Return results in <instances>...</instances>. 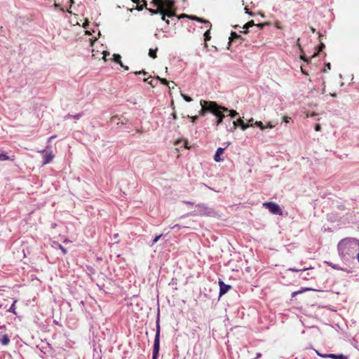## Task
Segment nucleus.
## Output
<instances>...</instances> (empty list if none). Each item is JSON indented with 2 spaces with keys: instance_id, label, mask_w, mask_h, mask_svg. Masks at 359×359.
<instances>
[{
  "instance_id": "obj_1",
  "label": "nucleus",
  "mask_w": 359,
  "mask_h": 359,
  "mask_svg": "<svg viewBox=\"0 0 359 359\" xmlns=\"http://www.w3.org/2000/svg\"><path fill=\"white\" fill-rule=\"evenodd\" d=\"M339 255L344 259H349L359 252V240L354 238H346L341 240L338 244Z\"/></svg>"
},
{
  "instance_id": "obj_2",
  "label": "nucleus",
  "mask_w": 359,
  "mask_h": 359,
  "mask_svg": "<svg viewBox=\"0 0 359 359\" xmlns=\"http://www.w3.org/2000/svg\"><path fill=\"white\" fill-rule=\"evenodd\" d=\"M201 109L199 111V115L204 116L207 113H210L215 116H217L221 112H227L229 109L219 105L214 101H206L201 100L200 101Z\"/></svg>"
},
{
  "instance_id": "obj_3",
  "label": "nucleus",
  "mask_w": 359,
  "mask_h": 359,
  "mask_svg": "<svg viewBox=\"0 0 359 359\" xmlns=\"http://www.w3.org/2000/svg\"><path fill=\"white\" fill-rule=\"evenodd\" d=\"M152 4L156 7H159L163 11H175V1L174 0H161V2H157L156 0H152Z\"/></svg>"
},
{
  "instance_id": "obj_4",
  "label": "nucleus",
  "mask_w": 359,
  "mask_h": 359,
  "mask_svg": "<svg viewBox=\"0 0 359 359\" xmlns=\"http://www.w3.org/2000/svg\"><path fill=\"white\" fill-rule=\"evenodd\" d=\"M160 323L159 320L156 321V332L154 339L152 359H157L160 349Z\"/></svg>"
},
{
  "instance_id": "obj_5",
  "label": "nucleus",
  "mask_w": 359,
  "mask_h": 359,
  "mask_svg": "<svg viewBox=\"0 0 359 359\" xmlns=\"http://www.w3.org/2000/svg\"><path fill=\"white\" fill-rule=\"evenodd\" d=\"M263 206L267 208L272 214L282 215L283 212L280 206L273 202H265Z\"/></svg>"
},
{
  "instance_id": "obj_6",
  "label": "nucleus",
  "mask_w": 359,
  "mask_h": 359,
  "mask_svg": "<svg viewBox=\"0 0 359 359\" xmlns=\"http://www.w3.org/2000/svg\"><path fill=\"white\" fill-rule=\"evenodd\" d=\"M252 124H246L243 118H239L238 119H237L236 121H233V128L231 130V131H233L236 129L237 127H240L243 130H246L248 128H249L250 126H252Z\"/></svg>"
},
{
  "instance_id": "obj_7",
  "label": "nucleus",
  "mask_w": 359,
  "mask_h": 359,
  "mask_svg": "<svg viewBox=\"0 0 359 359\" xmlns=\"http://www.w3.org/2000/svg\"><path fill=\"white\" fill-rule=\"evenodd\" d=\"M219 296L224 295L231 288V285H226L221 280H219Z\"/></svg>"
},
{
  "instance_id": "obj_8",
  "label": "nucleus",
  "mask_w": 359,
  "mask_h": 359,
  "mask_svg": "<svg viewBox=\"0 0 359 359\" xmlns=\"http://www.w3.org/2000/svg\"><path fill=\"white\" fill-rule=\"evenodd\" d=\"M160 14L161 15L162 20L165 21L166 23L168 25L169 24V20H165V17L171 18L172 16H175V11H163V13H160Z\"/></svg>"
},
{
  "instance_id": "obj_9",
  "label": "nucleus",
  "mask_w": 359,
  "mask_h": 359,
  "mask_svg": "<svg viewBox=\"0 0 359 359\" xmlns=\"http://www.w3.org/2000/svg\"><path fill=\"white\" fill-rule=\"evenodd\" d=\"M189 19H191L192 20H195V21L199 22L204 23V24L207 25L206 27H210V28H211V27H212L211 23L208 20H205L203 18H201L193 15V16H190Z\"/></svg>"
},
{
  "instance_id": "obj_10",
  "label": "nucleus",
  "mask_w": 359,
  "mask_h": 359,
  "mask_svg": "<svg viewBox=\"0 0 359 359\" xmlns=\"http://www.w3.org/2000/svg\"><path fill=\"white\" fill-rule=\"evenodd\" d=\"M224 148L219 147L217 149L216 153L214 156V160L216 162H220L222 161V158L220 157V156L224 153Z\"/></svg>"
},
{
  "instance_id": "obj_11",
  "label": "nucleus",
  "mask_w": 359,
  "mask_h": 359,
  "mask_svg": "<svg viewBox=\"0 0 359 359\" xmlns=\"http://www.w3.org/2000/svg\"><path fill=\"white\" fill-rule=\"evenodd\" d=\"M54 157H55V155L53 154L52 151H50L49 153H46L43 156V164L45 165V164L50 163L54 158Z\"/></svg>"
},
{
  "instance_id": "obj_12",
  "label": "nucleus",
  "mask_w": 359,
  "mask_h": 359,
  "mask_svg": "<svg viewBox=\"0 0 359 359\" xmlns=\"http://www.w3.org/2000/svg\"><path fill=\"white\" fill-rule=\"evenodd\" d=\"M323 357L330 358L332 359H348L347 356H346L343 354L337 355V354H334V353H330V354L325 355Z\"/></svg>"
},
{
  "instance_id": "obj_13",
  "label": "nucleus",
  "mask_w": 359,
  "mask_h": 359,
  "mask_svg": "<svg viewBox=\"0 0 359 359\" xmlns=\"http://www.w3.org/2000/svg\"><path fill=\"white\" fill-rule=\"evenodd\" d=\"M15 159V155L9 156L6 154H0V161H13Z\"/></svg>"
},
{
  "instance_id": "obj_14",
  "label": "nucleus",
  "mask_w": 359,
  "mask_h": 359,
  "mask_svg": "<svg viewBox=\"0 0 359 359\" xmlns=\"http://www.w3.org/2000/svg\"><path fill=\"white\" fill-rule=\"evenodd\" d=\"M0 343L4 346H7L10 343V338L7 334L0 337Z\"/></svg>"
},
{
  "instance_id": "obj_15",
  "label": "nucleus",
  "mask_w": 359,
  "mask_h": 359,
  "mask_svg": "<svg viewBox=\"0 0 359 359\" xmlns=\"http://www.w3.org/2000/svg\"><path fill=\"white\" fill-rule=\"evenodd\" d=\"M225 113L226 112H221L217 116H215L217 118V120L215 121V125L217 126L222 123L223 119L225 118Z\"/></svg>"
},
{
  "instance_id": "obj_16",
  "label": "nucleus",
  "mask_w": 359,
  "mask_h": 359,
  "mask_svg": "<svg viewBox=\"0 0 359 359\" xmlns=\"http://www.w3.org/2000/svg\"><path fill=\"white\" fill-rule=\"evenodd\" d=\"M208 29L204 33V40H205V46L208 47L207 41H210L211 39L210 36V28L208 27Z\"/></svg>"
},
{
  "instance_id": "obj_17",
  "label": "nucleus",
  "mask_w": 359,
  "mask_h": 359,
  "mask_svg": "<svg viewBox=\"0 0 359 359\" xmlns=\"http://www.w3.org/2000/svg\"><path fill=\"white\" fill-rule=\"evenodd\" d=\"M255 25V22L253 20H250L249 22H248L244 26H243V28L245 29V31H243V32L244 34H247L248 33V29L251 27H253Z\"/></svg>"
},
{
  "instance_id": "obj_18",
  "label": "nucleus",
  "mask_w": 359,
  "mask_h": 359,
  "mask_svg": "<svg viewBox=\"0 0 359 359\" xmlns=\"http://www.w3.org/2000/svg\"><path fill=\"white\" fill-rule=\"evenodd\" d=\"M157 50H158V48H156V49L150 48L149 50V57H151L153 59L156 58V57H157V55H156Z\"/></svg>"
},
{
  "instance_id": "obj_19",
  "label": "nucleus",
  "mask_w": 359,
  "mask_h": 359,
  "mask_svg": "<svg viewBox=\"0 0 359 359\" xmlns=\"http://www.w3.org/2000/svg\"><path fill=\"white\" fill-rule=\"evenodd\" d=\"M147 10L151 13V14H160L163 13V10L161 9L159 7H157L156 9H151V8H147Z\"/></svg>"
},
{
  "instance_id": "obj_20",
  "label": "nucleus",
  "mask_w": 359,
  "mask_h": 359,
  "mask_svg": "<svg viewBox=\"0 0 359 359\" xmlns=\"http://www.w3.org/2000/svg\"><path fill=\"white\" fill-rule=\"evenodd\" d=\"M17 302H18V300H16V299L13 301V304L11 305V306L8 310V312H11V313H13L14 314H16L15 304L17 303Z\"/></svg>"
},
{
  "instance_id": "obj_21",
  "label": "nucleus",
  "mask_w": 359,
  "mask_h": 359,
  "mask_svg": "<svg viewBox=\"0 0 359 359\" xmlns=\"http://www.w3.org/2000/svg\"><path fill=\"white\" fill-rule=\"evenodd\" d=\"M114 60L115 62L119 64V65H121L122 64V62H121V57L120 55L118 54H114Z\"/></svg>"
},
{
  "instance_id": "obj_22",
  "label": "nucleus",
  "mask_w": 359,
  "mask_h": 359,
  "mask_svg": "<svg viewBox=\"0 0 359 359\" xmlns=\"http://www.w3.org/2000/svg\"><path fill=\"white\" fill-rule=\"evenodd\" d=\"M82 116V114H77L76 115H70V114H67L65 118V119H67V118H74L75 119H79Z\"/></svg>"
},
{
  "instance_id": "obj_23",
  "label": "nucleus",
  "mask_w": 359,
  "mask_h": 359,
  "mask_svg": "<svg viewBox=\"0 0 359 359\" xmlns=\"http://www.w3.org/2000/svg\"><path fill=\"white\" fill-rule=\"evenodd\" d=\"M227 113H229L228 115L230 116L231 118H235L238 114V113L236 111L233 109H229Z\"/></svg>"
},
{
  "instance_id": "obj_24",
  "label": "nucleus",
  "mask_w": 359,
  "mask_h": 359,
  "mask_svg": "<svg viewBox=\"0 0 359 359\" xmlns=\"http://www.w3.org/2000/svg\"><path fill=\"white\" fill-rule=\"evenodd\" d=\"M240 37H241V36L238 35L237 33L232 32L229 39H230V41H232L233 40L238 39Z\"/></svg>"
},
{
  "instance_id": "obj_25",
  "label": "nucleus",
  "mask_w": 359,
  "mask_h": 359,
  "mask_svg": "<svg viewBox=\"0 0 359 359\" xmlns=\"http://www.w3.org/2000/svg\"><path fill=\"white\" fill-rule=\"evenodd\" d=\"M156 79L159 80L162 84L165 86H168L170 83V82L168 80H166L165 79L160 78L158 76H156Z\"/></svg>"
},
{
  "instance_id": "obj_26",
  "label": "nucleus",
  "mask_w": 359,
  "mask_h": 359,
  "mask_svg": "<svg viewBox=\"0 0 359 359\" xmlns=\"http://www.w3.org/2000/svg\"><path fill=\"white\" fill-rule=\"evenodd\" d=\"M150 79H151V77H149V78H144V79H143V81H144V82H147V83H149L151 87H153V88H154V87L156 86V84H154V81H153V79L149 80Z\"/></svg>"
},
{
  "instance_id": "obj_27",
  "label": "nucleus",
  "mask_w": 359,
  "mask_h": 359,
  "mask_svg": "<svg viewBox=\"0 0 359 359\" xmlns=\"http://www.w3.org/2000/svg\"><path fill=\"white\" fill-rule=\"evenodd\" d=\"M310 289L309 288H306L304 290H298V291H295V292H293L292 293V297H295L297 294H301L302 292L304 291H307V290H309Z\"/></svg>"
},
{
  "instance_id": "obj_28",
  "label": "nucleus",
  "mask_w": 359,
  "mask_h": 359,
  "mask_svg": "<svg viewBox=\"0 0 359 359\" xmlns=\"http://www.w3.org/2000/svg\"><path fill=\"white\" fill-rule=\"evenodd\" d=\"M255 124L261 130H264L266 128V127L264 126L262 121H256Z\"/></svg>"
},
{
  "instance_id": "obj_29",
  "label": "nucleus",
  "mask_w": 359,
  "mask_h": 359,
  "mask_svg": "<svg viewBox=\"0 0 359 359\" xmlns=\"http://www.w3.org/2000/svg\"><path fill=\"white\" fill-rule=\"evenodd\" d=\"M307 269H309V268H303V269L290 268L288 270L291 271L298 272V271H306Z\"/></svg>"
},
{
  "instance_id": "obj_30",
  "label": "nucleus",
  "mask_w": 359,
  "mask_h": 359,
  "mask_svg": "<svg viewBox=\"0 0 359 359\" xmlns=\"http://www.w3.org/2000/svg\"><path fill=\"white\" fill-rule=\"evenodd\" d=\"M182 97L184 98V100L186 102H191V101H192L191 97H189V96H188V95H183V94H182Z\"/></svg>"
},
{
  "instance_id": "obj_31",
  "label": "nucleus",
  "mask_w": 359,
  "mask_h": 359,
  "mask_svg": "<svg viewBox=\"0 0 359 359\" xmlns=\"http://www.w3.org/2000/svg\"><path fill=\"white\" fill-rule=\"evenodd\" d=\"M161 236H162V234L155 236V238L153 240L152 244L154 245V243H157L158 241L161 238Z\"/></svg>"
},
{
  "instance_id": "obj_32",
  "label": "nucleus",
  "mask_w": 359,
  "mask_h": 359,
  "mask_svg": "<svg viewBox=\"0 0 359 359\" xmlns=\"http://www.w3.org/2000/svg\"><path fill=\"white\" fill-rule=\"evenodd\" d=\"M135 74H136V75L143 74L144 76H145L147 74V72H145L144 70H142V71L135 72Z\"/></svg>"
},
{
  "instance_id": "obj_33",
  "label": "nucleus",
  "mask_w": 359,
  "mask_h": 359,
  "mask_svg": "<svg viewBox=\"0 0 359 359\" xmlns=\"http://www.w3.org/2000/svg\"><path fill=\"white\" fill-rule=\"evenodd\" d=\"M325 46L323 43H320L318 46V52L322 51L325 48Z\"/></svg>"
},
{
  "instance_id": "obj_34",
  "label": "nucleus",
  "mask_w": 359,
  "mask_h": 359,
  "mask_svg": "<svg viewBox=\"0 0 359 359\" xmlns=\"http://www.w3.org/2000/svg\"><path fill=\"white\" fill-rule=\"evenodd\" d=\"M170 84H171V85H170V84H169V85L168 86V88H169L170 89H173V88H175V86H176L175 83L174 81H171Z\"/></svg>"
},
{
  "instance_id": "obj_35",
  "label": "nucleus",
  "mask_w": 359,
  "mask_h": 359,
  "mask_svg": "<svg viewBox=\"0 0 359 359\" xmlns=\"http://www.w3.org/2000/svg\"><path fill=\"white\" fill-rule=\"evenodd\" d=\"M330 67H331L330 63H329V62L327 63L325 65V69H323V72H325L327 69H330Z\"/></svg>"
},
{
  "instance_id": "obj_36",
  "label": "nucleus",
  "mask_w": 359,
  "mask_h": 359,
  "mask_svg": "<svg viewBox=\"0 0 359 359\" xmlns=\"http://www.w3.org/2000/svg\"><path fill=\"white\" fill-rule=\"evenodd\" d=\"M59 248L62 250L63 254H67V250L62 245H60Z\"/></svg>"
},
{
  "instance_id": "obj_37",
  "label": "nucleus",
  "mask_w": 359,
  "mask_h": 359,
  "mask_svg": "<svg viewBox=\"0 0 359 359\" xmlns=\"http://www.w3.org/2000/svg\"><path fill=\"white\" fill-rule=\"evenodd\" d=\"M314 128L316 131H320L321 130V126L320 124H316Z\"/></svg>"
},
{
  "instance_id": "obj_38",
  "label": "nucleus",
  "mask_w": 359,
  "mask_h": 359,
  "mask_svg": "<svg viewBox=\"0 0 359 359\" xmlns=\"http://www.w3.org/2000/svg\"><path fill=\"white\" fill-rule=\"evenodd\" d=\"M190 118L191 119V122L192 123H195V121L198 119V116H191Z\"/></svg>"
},
{
  "instance_id": "obj_39",
  "label": "nucleus",
  "mask_w": 359,
  "mask_h": 359,
  "mask_svg": "<svg viewBox=\"0 0 359 359\" xmlns=\"http://www.w3.org/2000/svg\"><path fill=\"white\" fill-rule=\"evenodd\" d=\"M300 57H301V59H302V60H303L304 61L307 62H309V59H308V58H306L305 55H302L300 56Z\"/></svg>"
},
{
  "instance_id": "obj_40",
  "label": "nucleus",
  "mask_w": 359,
  "mask_h": 359,
  "mask_svg": "<svg viewBox=\"0 0 359 359\" xmlns=\"http://www.w3.org/2000/svg\"><path fill=\"white\" fill-rule=\"evenodd\" d=\"M297 46L299 47L300 50L302 51V48L301 45L299 43V39H298L297 41Z\"/></svg>"
},
{
  "instance_id": "obj_41",
  "label": "nucleus",
  "mask_w": 359,
  "mask_h": 359,
  "mask_svg": "<svg viewBox=\"0 0 359 359\" xmlns=\"http://www.w3.org/2000/svg\"><path fill=\"white\" fill-rule=\"evenodd\" d=\"M301 72L302 74H305V75H309V73L307 72H306L302 67H301Z\"/></svg>"
},
{
  "instance_id": "obj_42",
  "label": "nucleus",
  "mask_w": 359,
  "mask_h": 359,
  "mask_svg": "<svg viewBox=\"0 0 359 359\" xmlns=\"http://www.w3.org/2000/svg\"><path fill=\"white\" fill-rule=\"evenodd\" d=\"M316 115V113H311V114H309V113H307V114H306V116H307V117H309V116H311V117H313V116H315Z\"/></svg>"
},
{
  "instance_id": "obj_43",
  "label": "nucleus",
  "mask_w": 359,
  "mask_h": 359,
  "mask_svg": "<svg viewBox=\"0 0 359 359\" xmlns=\"http://www.w3.org/2000/svg\"><path fill=\"white\" fill-rule=\"evenodd\" d=\"M189 17H190L189 15H186V14H182V15L179 17V18H189Z\"/></svg>"
},
{
  "instance_id": "obj_44",
  "label": "nucleus",
  "mask_w": 359,
  "mask_h": 359,
  "mask_svg": "<svg viewBox=\"0 0 359 359\" xmlns=\"http://www.w3.org/2000/svg\"><path fill=\"white\" fill-rule=\"evenodd\" d=\"M147 6V2L144 1V4L142 6H141L140 7H139L138 10H142L143 6Z\"/></svg>"
},
{
  "instance_id": "obj_45",
  "label": "nucleus",
  "mask_w": 359,
  "mask_h": 359,
  "mask_svg": "<svg viewBox=\"0 0 359 359\" xmlns=\"http://www.w3.org/2000/svg\"><path fill=\"white\" fill-rule=\"evenodd\" d=\"M125 70H128V66H125L123 65V64L122 63L121 65H120Z\"/></svg>"
},
{
  "instance_id": "obj_46",
  "label": "nucleus",
  "mask_w": 359,
  "mask_h": 359,
  "mask_svg": "<svg viewBox=\"0 0 359 359\" xmlns=\"http://www.w3.org/2000/svg\"><path fill=\"white\" fill-rule=\"evenodd\" d=\"M56 137V135H53L51 136L49 139H48V142H50L51 140L54 139Z\"/></svg>"
},
{
  "instance_id": "obj_47",
  "label": "nucleus",
  "mask_w": 359,
  "mask_h": 359,
  "mask_svg": "<svg viewBox=\"0 0 359 359\" xmlns=\"http://www.w3.org/2000/svg\"><path fill=\"white\" fill-rule=\"evenodd\" d=\"M310 29H311V31L313 33H314V32H316L315 28H313V27H310Z\"/></svg>"
},
{
  "instance_id": "obj_48",
  "label": "nucleus",
  "mask_w": 359,
  "mask_h": 359,
  "mask_svg": "<svg viewBox=\"0 0 359 359\" xmlns=\"http://www.w3.org/2000/svg\"><path fill=\"white\" fill-rule=\"evenodd\" d=\"M284 121H285V123H288V122H289V118H288L285 117V118H284Z\"/></svg>"
},
{
  "instance_id": "obj_49",
  "label": "nucleus",
  "mask_w": 359,
  "mask_h": 359,
  "mask_svg": "<svg viewBox=\"0 0 359 359\" xmlns=\"http://www.w3.org/2000/svg\"><path fill=\"white\" fill-rule=\"evenodd\" d=\"M172 116H173V118H174V119H176V118H177V115H176V114H175V113H173V114H172Z\"/></svg>"
},
{
  "instance_id": "obj_50",
  "label": "nucleus",
  "mask_w": 359,
  "mask_h": 359,
  "mask_svg": "<svg viewBox=\"0 0 359 359\" xmlns=\"http://www.w3.org/2000/svg\"><path fill=\"white\" fill-rule=\"evenodd\" d=\"M264 24H259L257 25L258 27H259L260 28H262L264 27Z\"/></svg>"
},
{
  "instance_id": "obj_51",
  "label": "nucleus",
  "mask_w": 359,
  "mask_h": 359,
  "mask_svg": "<svg viewBox=\"0 0 359 359\" xmlns=\"http://www.w3.org/2000/svg\"><path fill=\"white\" fill-rule=\"evenodd\" d=\"M266 127L271 128H273V126L271 124L269 123Z\"/></svg>"
},
{
  "instance_id": "obj_52",
  "label": "nucleus",
  "mask_w": 359,
  "mask_h": 359,
  "mask_svg": "<svg viewBox=\"0 0 359 359\" xmlns=\"http://www.w3.org/2000/svg\"><path fill=\"white\" fill-rule=\"evenodd\" d=\"M330 95L332 97H336L337 96L336 93H330Z\"/></svg>"
},
{
  "instance_id": "obj_53",
  "label": "nucleus",
  "mask_w": 359,
  "mask_h": 359,
  "mask_svg": "<svg viewBox=\"0 0 359 359\" xmlns=\"http://www.w3.org/2000/svg\"><path fill=\"white\" fill-rule=\"evenodd\" d=\"M356 257H357L358 261L359 262V251L358 252Z\"/></svg>"
},
{
  "instance_id": "obj_54",
  "label": "nucleus",
  "mask_w": 359,
  "mask_h": 359,
  "mask_svg": "<svg viewBox=\"0 0 359 359\" xmlns=\"http://www.w3.org/2000/svg\"><path fill=\"white\" fill-rule=\"evenodd\" d=\"M134 3L138 4L139 0H132Z\"/></svg>"
},
{
  "instance_id": "obj_55",
  "label": "nucleus",
  "mask_w": 359,
  "mask_h": 359,
  "mask_svg": "<svg viewBox=\"0 0 359 359\" xmlns=\"http://www.w3.org/2000/svg\"><path fill=\"white\" fill-rule=\"evenodd\" d=\"M197 207L198 208H203L204 207L203 205H198Z\"/></svg>"
},
{
  "instance_id": "obj_56",
  "label": "nucleus",
  "mask_w": 359,
  "mask_h": 359,
  "mask_svg": "<svg viewBox=\"0 0 359 359\" xmlns=\"http://www.w3.org/2000/svg\"><path fill=\"white\" fill-rule=\"evenodd\" d=\"M69 1H70V3H71V4H74V0H69Z\"/></svg>"
},
{
  "instance_id": "obj_57",
  "label": "nucleus",
  "mask_w": 359,
  "mask_h": 359,
  "mask_svg": "<svg viewBox=\"0 0 359 359\" xmlns=\"http://www.w3.org/2000/svg\"><path fill=\"white\" fill-rule=\"evenodd\" d=\"M86 25H88V22H86V24L83 25V27H86Z\"/></svg>"
},
{
  "instance_id": "obj_58",
  "label": "nucleus",
  "mask_w": 359,
  "mask_h": 359,
  "mask_svg": "<svg viewBox=\"0 0 359 359\" xmlns=\"http://www.w3.org/2000/svg\"><path fill=\"white\" fill-rule=\"evenodd\" d=\"M175 226H177V224H175V226H172V229L175 228Z\"/></svg>"
},
{
  "instance_id": "obj_59",
  "label": "nucleus",
  "mask_w": 359,
  "mask_h": 359,
  "mask_svg": "<svg viewBox=\"0 0 359 359\" xmlns=\"http://www.w3.org/2000/svg\"><path fill=\"white\" fill-rule=\"evenodd\" d=\"M175 226H177V224H175V226H172V229L175 228Z\"/></svg>"
},
{
  "instance_id": "obj_60",
  "label": "nucleus",
  "mask_w": 359,
  "mask_h": 359,
  "mask_svg": "<svg viewBox=\"0 0 359 359\" xmlns=\"http://www.w3.org/2000/svg\"><path fill=\"white\" fill-rule=\"evenodd\" d=\"M175 226H177V224H175V226H172V229L175 228Z\"/></svg>"
},
{
  "instance_id": "obj_61",
  "label": "nucleus",
  "mask_w": 359,
  "mask_h": 359,
  "mask_svg": "<svg viewBox=\"0 0 359 359\" xmlns=\"http://www.w3.org/2000/svg\"><path fill=\"white\" fill-rule=\"evenodd\" d=\"M260 356H261V354H260V353H258V354H257V358H258V357H260Z\"/></svg>"
},
{
  "instance_id": "obj_62",
  "label": "nucleus",
  "mask_w": 359,
  "mask_h": 359,
  "mask_svg": "<svg viewBox=\"0 0 359 359\" xmlns=\"http://www.w3.org/2000/svg\"><path fill=\"white\" fill-rule=\"evenodd\" d=\"M252 119L249 120V123H252Z\"/></svg>"
},
{
  "instance_id": "obj_63",
  "label": "nucleus",
  "mask_w": 359,
  "mask_h": 359,
  "mask_svg": "<svg viewBox=\"0 0 359 359\" xmlns=\"http://www.w3.org/2000/svg\"><path fill=\"white\" fill-rule=\"evenodd\" d=\"M252 119L249 120V123H252Z\"/></svg>"
},
{
  "instance_id": "obj_64",
  "label": "nucleus",
  "mask_w": 359,
  "mask_h": 359,
  "mask_svg": "<svg viewBox=\"0 0 359 359\" xmlns=\"http://www.w3.org/2000/svg\"><path fill=\"white\" fill-rule=\"evenodd\" d=\"M245 10H246V12L248 13L247 8H245Z\"/></svg>"
}]
</instances>
